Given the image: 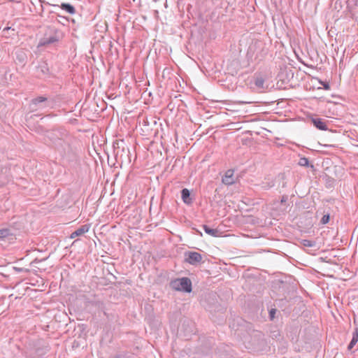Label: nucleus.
<instances>
[{"label": "nucleus", "instance_id": "obj_18", "mask_svg": "<svg viewBox=\"0 0 358 358\" xmlns=\"http://www.w3.org/2000/svg\"><path fill=\"white\" fill-rule=\"evenodd\" d=\"M319 83H320V85H322L323 86V88L324 90H330V85L328 83L320 80H319Z\"/></svg>", "mask_w": 358, "mask_h": 358}, {"label": "nucleus", "instance_id": "obj_8", "mask_svg": "<svg viewBox=\"0 0 358 358\" xmlns=\"http://www.w3.org/2000/svg\"><path fill=\"white\" fill-rule=\"evenodd\" d=\"M90 228V224H84L78 228L76 231H74L70 235L71 238H74L77 236H80L85 234V233L88 232Z\"/></svg>", "mask_w": 358, "mask_h": 358}, {"label": "nucleus", "instance_id": "obj_21", "mask_svg": "<svg viewBox=\"0 0 358 358\" xmlns=\"http://www.w3.org/2000/svg\"><path fill=\"white\" fill-rule=\"evenodd\" d=\"M287 197L286 196H283L281 199V203H284L287 201Z\"/></svg>", "mask_w": 358, "mask_h": 358}, {"label": "nucleus", "instance_id": "obj_7", "mask_svg": "<svg viewBox=\"0 0 358 358\" xmlns=\"http://www.w3.org/2000/svg\"><path fill=\"white\" fill-rule=\"evenodd\" d=\"M222 182L226 185H231L235 183L236 179L234 171L232 169L227 170L222 177Z\"/></svg>", "mask_w": 358, "mask_h": 358}, {"label": "nucleus", "instance_id": "obj_17", "mask_svg": "<svg viewBox=\"0 0 358 358\" xmlns=\"http://www.w3.org/2000/svg\"><path fill=\"white\" fill-rule=\"evenodd\" d=\"M330 216L329 214L324 215L320 220L322 224H326L329 222Z\"/></svg>", "mask_w": 358, "mask_h": 358}, {"label": "nucleus", "instance_id": "obj_16", "mask_svg": "<svg viewBox=\"0 0 358 358\" xmlns=\"http://www.w3.org/2000/svg\"><path fill=\"white\" fill-rule=\"evenodd\" d=\"M302 244H303V245H304L306 247H309V248L313 247L315 245L314 241L307 240V239L303 240Z\"/></svg>", "mask_w": 358, "mask_h": 358}, {"label": "nucleus", "instance_id": "obj_22", "mask_svg": "<svg viewBox=\"0 0 358 358\" xmlns=\"http://www.w3.org/2000/svg\"><path fill=\"white\" fill-rule=\"evenodd\" d=\"M9 29H10V28H9V27H8V28H6V29H4V31H5V30H9Z\"/></svg>", "mask_w": 358, "mask_h": 358}, {"label": "nucleus", "instance_id": "obj_4", "mask_svg": "<svg viewBox=\"0 0 358 358\" xmlns=\"http://www.w3.org/2000/svg\"><path fill=\"white\" fill-rule=\"evenodd\" d=\"M185 261L191 265H196L201 262L202 256L197 252L187 251L185 252Z\"/></svg>", "mask_w": 358, "mask_h": 358}, {"label": "nucleus", "instance_id": "obj_10", "mask_svg": "<svg viewBox=\"0 0 358 358\" xmlns=\"http://www.w3.org/2000/svg\"><path fill=\"white\" fill-rule=\"evenodd\" d=\"M181 197H182V201L185 204L190 205L193 202V200H192V199L190 196V192L186 188L182 189V191H181Z\"/></svg>", "mask_w": 358, "mask_h": 358}, {"label": "nucleus", "instance_id": "obj_15", "mask_svg": "<svg viewBox=\"0 0 358 358\" xmlns=\"http://www.w3.org/2000/svg\"><path fill=\"white\" fill-rule=\"evenodd\" d=\"M255 85L259 88H263L264 85V79L262 77H257L255 80Z\"/></svg>", "mask_w": 358, "mask_h": 358}, {"label": "nucleus", "instance_id": "obj_5", "mask_svg": "<svg viewBox=\"0 0 358 358\" xmlns=\"http://www.w3.org/2000/svg\"><path fill=\"white\" fill-rule=\"evenodd\" d=\"M66 139L67 140L65 141L64 139L63 140V138H60L59 141L55 145V148L58 150H59L64 153H66V152H69L71 150L70 145H71L72 138L69 135L68 131H66Z\"/></svg>", "mask_w": 358, "mask_h": 358}, {"label": "nucleus", "instance_id": "obj_1", "mask_svg": "<svg viewBox=\"0 0 358 358\" xmlns=\"http://www.w3.org/2000/svg\"><path fill=\"white\" fill-rule=\"evenodd\" d=\"M61 38L60 31L54 27H49L39 41L38 47L48 46L57 43Z\"/></svg>", "mask_w": 358, "mask_h": 358}, {"label": "nucleus", "instance_id": "obj_9", "mask_svg": "<svg viewBox=\"0 0 358 358\" xmlns=\"http://www.w3.org/2000/svg\"><path fill=\"white\" fill-rule=\"evenodd\" d=\"M54 6L60 8L62 10L71 15H74L76 13L75 7L69 3H62L60 5H55Z\"/></svg>", "mask_w": 358, "mask_h": 358}, {"label": "nucleus", "instance_id": "obj_11", "mask_svg": "<svg viewBox=\"0 0 358 358\" xmlns=\"http://www.w3.org/2000/svg\"><path fill=\"white\" fill-rule=\"evenodd\" d=\"M314 126L320 130L326 131L327 127L326 123L320 118L313 119Z\"/></svg>", "mask_w": 358, "mask_h": 358}, {"label": "nucleus", "instance_id": "obj_23", "mask_svg": "<svg viewBox=\"0 0 358 358\" xmlns=\"http://www.w3.org/2000/svg\"><path fill=\"white\" fill-rule=\"evenodd\" d=\"M115 358H118V357H115Z\"/></svg>", "mask_w": 358, "mask_h": 358}, {"label": "nucleus", "instance_id": "obj_6", "mask_svg": "<svg viewBox=\"0 0 358 358\" xmlns=\"http://www.w3.org/2000/svg\"><path fill=\"white\" fill-rule=\"evenodd\" d=\"M47 98L44 96H38L31 101L29 108L31 111L37 110L46 106Z\"/></svg>", "mask_w": 358, "mask_h": 358}, {"label": "nucleus", "instance_id": "obj_12", "mask_svg": "<svg viewBox=\"0 0 358 358\" xmlns=\"http://www.w3.org/2000/svg\"><path fill=\"white\" fill-rule=\"evenodd\" d=\"M358 342V327L355 329L353 333H352V338L348 346V350H351L353 347L356 345V343Z\"/></svg>", "mask_w": 358, "mask_h": 358}, {"label": "nucleus", "instance_id": "obj_14", "mask_svg": "<svg viewBox=\"0 0 358 358\" xmlns=\"http://www.w3.org/2000/svg\"><path fill=\"white\" fill-rule=\"evenodd\" d=\"M298 164L301 166L310 167L312 169H314V166L313 164H310L308 159L305 157H301L299 159Z\"/></svg>", "mask_w": 358, "mask_h": 358}, {"label": "nucleus", "instance_id": "obj_3", "mask_svg": "<svg viewBox=\"0 0 358 358\" xmlns=\"http://www.w3.org/2000/svg\"><path fill=\"white\" fill-rule=\"evenodd\" d=\"M66 131L65 129H56L48 132V138L55 145L56 143L59 141L60 138H63L66 141Z\"/></svg>", "mask_w": 358, "mask_h": 358}, {"label": "nucleus", "instance_id": "obj_2", "mask_svg": "<svg viewBox=\"0 0 358 358\" xmlns=\"http://www.w3.org/2000/svg\"><path fill=\"white\" fill-rule=\"evenodd\" d=\"M170 286L173 289L185 292H192V282L189 278L184 277L171 280Z\"/></svg>", "mask_w": 358, "mask_h": 358}, {"label": "nucleus", "instance_id": "obj_13", "mask_svg": "<svg viewBox=\"0 0 358 358\" xmlns=\"http://www.w3.org/2000/svg\"><path fill=\"white\" fill-rule=\"evenodd\" d=\"M203 229L207 234H208L213 237L218 236L219 233H220L217 229H211L210 227H209L208 225H206V224L203 225Z\"/></svg>", "mask_w": 358, "mask_h": 358}, {"label": "nucleus", "instance_id": "obj_20", "mask_svg": "<svg viewBox=\"0 0 358 358\" xmlns=\"http://www.w3.org/2000/svg\"><path fill=\"white\" fill-rule=\"evenodd\" d=\"M275 309H271L269 312L270 317L271 319H273L274 317V315L275 313Z\"/></svg>", "mask_w": 358, "mask_h": 358}, {"label": "nucleus", "instance_id": "obj_19", "mask_svg": "<svg viewBox=\"0 0 358 358\" xmlns=\"http://www.w3.org/2000/svg\"><path fill=\"white\" fill-rule=\"evenodd\" d=\"M8 235V231L7 229L0 230V238L6 237Z\"/></svg>", "mask_w": 358, "mask_h": 358}]
</instances>
